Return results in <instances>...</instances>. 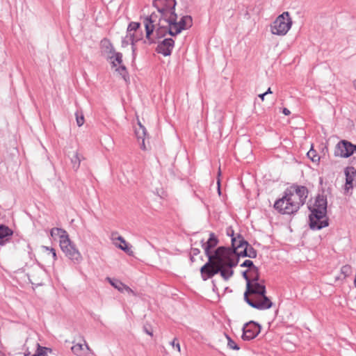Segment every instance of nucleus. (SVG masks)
Instances as JSON below:
<instances>
[{
  "instance_id": "412c9836",
  "label": "nucleus",
  "mask_w": 356,
  "mask_h": 356,
  "mask_svg": "<svg viewBox=\"0 0 356 356\" xmlns=\"http://www.w3.org/2000/svg\"><path fill=\"white\" fill-rule=\"evenodd\" d=\"M171 0H154L153 6L155 7L158 12H161L163 10H166L168 3H170Z\"/></svg>"
},
{
  "instance_id": "3c124183",
  "label": "nucleus",
  "mask_w": 356,
  "mask_h": 356,
  "mask_svg": "<svg viewBox=\"0 0 356 356\" xmlns=\"http://www.w3.org/2000/svg\"><path fill=\"white\" fill-rule=\"evenodd\" d=\"M266 96L265 92L259 95V97L263 101L264 99V97Z\"/></svg>"
},
{
  "instance_id": "a878e982",
  "label": "nucleus",
  "mask_w": 356,
  "mask_h": 356,
  "mask_svg": "<svg viewBox=\"0 0 356 356\" xmlns=\"http://www.w3.org/2000/svg\"><path fill=\"white\" fill-rule=\"evenodd\" d=\"M109 283L116 289H118L120 292H123V287H124V284H123L121 281L118 280H113L110 277H107Z\"/></svg>"
},
{
  "instance_id": "603ef678",
  "label": "nucleus",
  "mask_w": 356,
  "mask_h": 356,
  "mask_svg": "<svg viewBox=\"0 0 356 356\" xmlns=\"http://www.w3.org/2000/svg\"><path fill=\"white\" fill-rule=\"evenodd\" d=\"M271 93H272V91H271L270 88H268V90L265 92L266 95L268 94H271Z\"/></svg>"
},
{
  "instance_id": "5701e85b",
  "label": "nucleus",
  "mask_w": 356,
  "mask_h": 356,
  "mask_svg": "<svg viewBox=\"0 0 356 356\" xmlns=\"http://www.w3.org/2000/svg\"><path fill=\"white\" fill-rule=\"evenodd\" d=\"M81 161V156L77 152H74L72 157L71 158V163L72 164V168L74 170H77L79 169Z\"/></svg>"
},
{
  "instance_id": "473e14b6",
  "label": "nucleus",
  "mask_w": 356,
  "mask_h": 356,
  "mask_svg": "<svg viewBox=\"0 0 356 356\" xmlns=\"http://www.w3.org/2000/svg\"><path fill=\"white\" fill-rule=\"evenodd\" d=\"M76 124L79 127L82 126L84 124L85 120L82 112L76 111L75 113Z\"/></svg>"
},
{
  "instance_id": "c9c22d12",
  "label": "nucleus",
  "mask_w": 356,
  "mask_h": 356,
  "mask_svg": "<svg viewBox=\"0 0 356 356\" xmlns=\"http://www.w3.org/2000/svg\"><path fill=\"white\" fill-rule=\"evenodd\" d=\"M241 267L248 268L249 270H252L255 266L252 261L246 259L241 265Z\"/></svg>"
},
{
  "instance_id": "f3484780",
  "label": "nucleus",
  "mask_w": 356,
  "mask_h": 356,
  "mask_svg": "<svg viewBox=\"0 0 356 356\" xmlns=\"http://www.w3.org/2000/svg\"><path fill=\"white\" fill-rule=\"evenodd\" d=\"M154 31L156 39L164 38L168 34H169L171 36H175V34H174L172 26L169 24L158 22L156 24Z\"/></svg>"
},
{
  "instance_id": "b1692460",
  "label": "nucleus",
  "mask_w": 356,
  "mask_h": 356,
  "mask_svg": "<svg viewBox=\"0 0 356 356\" xmlns=\"http://www.w3.org/2000/svg\"><path fill=\"white\" fill-rule=\"evenodd\" d=\"M51 351V348L41 346L38 343L37 350L32 356H48V353Z\"/></svg>"
},
{
  "instance_id": "72a5a7b5",
  "label": "nucleus",
  "mask_w": 356,
  "mask_h": 356,
  "mask_svg": "<svg viewBox=\"0 0 356 356\" xmlns=\"http://www.w3.org/2000/svg\"><path fill=\"white\" fill-rule=\"evenodd\" d=\"M71 350L74 354L80 356L83 350V346L81 343L75 344L72 347Z\"/></svg>"
},
{
  "instance_id": "4d7b16f0",
  "label": "nucleus",
  "mask_w": 356,
  "mask_h": 356,
  "mask_svg": "<svg viewBox=\"0 0 356 356\" xmlns=\"http://www.w3.org/2000/svg\"><path fill=\"white\" fill-rule=\"evenodd\" d=\"M141 35H142V33L140 34V35H137L136 38H141Z\"/></svg>"
},
{
  "instance_id": "cd10ccee",
  "label": "nucleus",
  "mask_w": 356,
  "mask_h": 356,
  "mask_svg": "<svg viewBox=\"0 0 356 356\" xmlns=\"http://www.w3.org/2000/svg\"><path fill=\"white\" fill-rule=\"evenodd\" d=\"M140 26V24L139 22H131L129 24L127 34H133L132 31H136Z\"/></svg>"
},
{
  "instance_id": "f257e3e1",
  "label": "nucleus",
  "mask_w": 356,
  "mask_h": 356,
  "mask_svg": "<svg viewBox=\"0 0 356 356\" xmlns=\"http://www.w3.org/2000/svg\"><path fill=\"white\" fill-rule=\"evenodd\" d=\"M308 193L306 186L293 184L285 190L282 197L275 201L274 208L281 214H293L305 203Z\"/></svg>"
},
{
  "instance_id": "4be33fe9",
  "label": "nucleus",
  "mask_w": 356,
  "mask_h": 356,
  "mask_svg": "<svg viewBox=\"0 0 356 356\" xmlns=\"http://www.w3.org/2000/svg\"><path fill=\"white\" fill-rule=\"evenodd\" d=\"M136 136L138 140L140 141L141 139H145V136L147 134V131L145 127L142 125L140 122H138V128H136L135 130Z\"/></svg>"
},
{
  "instance_id": "13d9d810",
  "label": "nucleus",
  "mask_w": 356,
  "mask_h": 356,
  "mask_svg": "<svg viewBox=\"0 0 356 356\" xmlns=\"http://www.w3.org/2000/svg\"><path fill=\"white\" fill-rule=\"evenodd\" d=\"M212 283H213V286H215L216 285H215V284H214V281H213V280L212 281Z\"/></svg>"
},
{
  "instance_id": "49530a36",
  "label": "nucleus",
  "mask_w": 356,
  "mask_h": 356,
  "mask_svg": "<svg viewBox=\"0 0 356 356\" xmlns=\"http://www.w3.org/2000/svg\"><path fill=\"white\" fill-rule=\"evenodd\" d=\"M131 49H132V55H133V58H135L136 56V44H134V46H131Z\"/></svg>"
},
{
  "instance_id": "aec40b11",
  "label": "nucleus",
  "mask_w": 356,
  "mask_h": 356,
  "mask_svg": "<svg viewBox=\"0 0 356 356\" xmlns=\"http://www.w3.org/2000/svg\"><path fill=\"white\" fill-rule=\"evenodd\" d=\"M50 234L52 237L58 236L60 238V241L65 240V237H69L67 232L65 229L58 227L52 228L50 231Z\"/></svg>"
},
{
  "instance_id": "7ed1b4c3",
  "label": "nucleus",
  "mask_w": 356,
  "mask_h": 356,
  "mask_svg": "<svg viewBox=\"0 0 356 356\" xmlns=\"http://www.w3.org/2000/svg\"><path fill=\"white\" fill-rule=\"evenodd\" d=\"M327 207V197L323 194H318L316 197L314 205L309 207L310 211L309 225L311 229L320 230L329 225Z\"/></svg>"
},
{
  "instance_id": "393cba45",
  "label": "nucleus",
  "mask_w": 356,
  "mask_h": 356,
  "mask_svg": "<svg viewBox=\"0 0 356 356\" xmlns=\"http://www.w3.org/2000/svg\"><path fill=\"white\" fill-rule=\"evenodd\" d=\"M116 71L120 74L126 83L129 81V76L127 68L124 65H121L118 68L116 69Z\"/></svg>"
},
{
  "instance_id": "8fccbe9b",
  "label": "nucleus",
  "mask_w": 356,
  "mask_h": 356,
  "mask_svg": "<svg viewBox=\"0 0 356 356\" xmlns=\"http://www.w3.org/2000/svg\"><path fill=\"white\" fill-rule=\"evenodd\" d=\"M116 239L120 241V243H124V238L121 236H118Z\"/></svg>"
},
{
  "instance_id": "39448f33",
  "label": "nucleus",
  "mask_w": 356,
  "mask_h": 356,
  "mask_svg": "<svg viewBox=\"0 0 356 356\" xmlns=\"http://www.w3.org/2000/svg\"><path fill=\"white\" fill-rule=\"evenodd\" d=\"M213 264V263L211 261L209 266H206V265H203L200 268V274L202 280L206 281L218 273H220V276L225 281L229 280L233 276L234 270L232 268H228L227 266H212Z\"/></svg>"
},
{
  "instance_id": "de8ad7c7",
  "label": "nucleus",
  "mask_w": 356,
  "mask_h": 356,
  "mask_svg": "<svg viewBox=\"0 0 356 356\" xmlns=\"http://www.w3.org/2000/svg\"><path fill=\"white\" fill-rule=\"evenodd\" d=\"M140 147L143 150L146 149L145 144V139H141V143H140Z\"/></svg>"
},
{
  "instance_id": "f704fd0d",
  "label": "nucleus",
  "mask_w": 356,
  "mask_h": 356,
  "mask_svg": "<svg viewBox=\"0 0 356 356\" xmlns=\"http://www.w3.org/2000/svg\"><path fill=\"white\" fill-rule=\"evenodd\" d=\"M243 248L244 249L242 251L237 252V250H236L234 258L237 257L239 259L240 257H248V249L246 245H244Z\"/></svg>"
},
{
  "instance_id": "6e6552de",
  "label": "nucleus",
  "mask_w": 356,
  "mask_h": 356,
  "mask_svg": "<svg viewBox=\"0 0 356 356\" xmlns=\"http://www.w3.org/2000/svg\"><path fill=\"white\" fill-rule=\"evenodd\" d=\"M101 45L102 52L106 56L107 59L111 60L113 67L117 66L115 61L118 64L122 63V54L115 51L114 47L110 40L106 38L103 39L101 41Z\"/></svg>"
},
{
  "instance_id": "c85d7f7f",
  "label": "nucleus",
  "mask_w": 356,
  "mask_h": 356,
  "mask_svg": "<svg viewBox=\"0 0 356 356\" xmlns=\"http://www.w3.org/2000/svg\"><path fill=\"white\" fill-rule=\"evenodd\" d=\"M351 273L352 269L350 265H344L341 268V274L343 275V280H345L347 277L350 275Z\"/></svg>"
},
{
  "instance_id": "2f4dec72",
  "label": "nucleus",
  "mask_w": 356,
  "mask_h": 356,
  "mask_svg": "<svg viewBox=\"0 0 356 356\" xmlns=\"http://www.w3.org/2000/svg\"><path fill=\"white\" fill-rule=\"evenodd\" d=\"M307 156L314 163L318 162L320 160V156L312 149L307 152Z\"/></svg>"
},
{
  "instance_id": "79ce46f5",
  "label": "nucleus",
  "mask_w": 356,
  "mask_h": 356,
  "mask_svg": "<svg viewBox=\"0 0 356 356\" xmlns=\"http://www.w3.org/2000/svg\"><path fill=\"white\" fill-rule=\"evenodd\" d=\"M176 341H177V339H174V340L170 343V344H171L173 347H176V348H177V350H178L179 352H180V350H181V349H180V344H179V342H176Z\"/></svg>"
},
{
  "instance_id": "a19ab883",
  "label": "nucleus",
  "mask_w": 356,
  "mask_h": 356,
  "mask_svg": "<svg viewBox=\"0 0 356 356\" xmlns=\"http://www.w3.org/2000/svg\"><path fill=\"white\" fill-rule=\"evenodd\" d=\"M227 234L229 236H231L232 239L233 238H237L236 236H234V231L232 229V228L229 227L227 229Z\"/></svg>"
},
{
  "instance_id": "7c9ffc66",
  "label": "nucleus",
  "mask_w": 356,
  "mask_h": 356,
  "mask_svg": "<svg viewBox=\"0 0 356 356\" xmlns=\"http://www.w3.org/2000/svg\"><path fill=\"white\" fill-rule=\"evenodd\" d=\"M117 247L127 253L129 255H131L133 253L131 248L129 246V244L126 242L125 240L124 243H121V244L117 245Z\"/></svg>"
},
{
  "instance_id": "09e8293b",
  "label": "nucleus",
  "mask_w": 356,
  "mask_h": 356,
  "mask_svg": "<svg viewBox=\"0 0 356 356\" xmlns=\"http://www.w3.org/2000/svg\"><path fill=\"white\" fill-rule=\"evenodd\" d=\"M283 113H284L285 115H289L291 113V112H290V111H289V109H287V108H284L283 109Z\"/></svg>"
},
{
  "instance_id": "a18cd8bd",
  "label": "nucleus",
  "mask_w": 356,
  "mask_h": 356,
  "mask_svg": "<svg viewBox=\"0 0 356 356\" xmlns=\"http://www.w3.org/2000/svg\"><path fill=\"white\" fill-rule=\"evenodd\" d=\"M122 43L123 47H126L130 44V40L129 38H127V35L123 38Z\"/></svg>"
},
{
  "instance_id": "5fc2aeb1",
  "label": "nucleus",
  "mask_w": 356,
  "mask_h": 356,
  "mask_svg": "<svg viewBox=\"0 0 356 356\" xmlns=\"http://www.w3.org/2000/svg\"><path fill=\"white\" fill-rule=\"evenodd\" d=\"M218 191L220 192V179L218 180Z\"/></svg>"
},
{
  "instance_id": "bf43d9fd",
  "label": "nucleus",
  "mask_w": 356,
  "mask_h": 356,
  "mask_svg": "<svg viewBox=\"0 0 356 356\" xmlns=\"http://www.w3.org/2000/svg\"><path fill=\"white\" fill-rule=\"evenodd\" d=\"M86 348H87L88 349H89L88 346L87 344H86Z\"/></svg>"
},
{
  "instance_id": "dca6fc26",
  "label": "nucleus",
  "mask_w": 356,
  "mask_h": 356,
  "mask_svg": "<svg viewBox=\"0 0 356 356\" xmlns=\"http://www.w3.org/2000/svg\"><path fill=\"white\" fill-rule=\"evenodd\" d=\"M235 239L236 240L235 245L236 250L241 248H243L244 245H246L248 249V257L252 259H254L257 257V250L252 246H251L246 240L244 239L241 234H238L237 238H235Z\"/></svg>"
},
{
  "instance_id": "f8f14e48",
  "label": "nucleus",
  "mask_w": 356,
  "mask_h": 356,
  "mask_svg": "<svg viewBox=\"0 0 356 356\" xmlns=\"http://www.w3.org/2000/svg\"><path fill=\"white\" fill-rule=\"evenodd\" d=\"M261 325L251 321L243 325L242 339L244 341H250L258 336L261 332Z\"/></svg>"
},
{
  "instance_id": "4c0bfd02",
  "label": "nucleus",
  "mask_w": 356,
  "mask_h": 356,
  "mask_svg": "<svg viewBox=\"0 0 356 356\" xmlns=\"http://www.w3.org/2000/svg\"><path fill=\"white\" fill-rule=\"evenodd\" d=\"M46 250H48L50 252V254H51L54 261H56L57 259L56 252V250L53 248H49L47 246L43 247Z\"/></svg>"
},
{
  "instance_id": "37998d69",
  "label": "nucleus",
  "mask_w": 356,
  "mask_h": 356,
  "mask_svg": "<svg viewBox=\"0 0 356 356\" xmlns=\"http://www.w3.org/2000/svg\"><path fill=\"white\" fill-rule=\"evenodd\" d=\"M200 253V249L198 248H191V254H193V255H195V256H197V254H199Z\"/></svg>"
},
{
  "instance_id": "1a4fd4ad",
  "label": "nucleus",
  "mask_w": 356,
  "mask_h": 356,
  "mask_svg": "<svg viewBox=\"0 0 356 356\" xmlns=\"http://www.w3.org/2000/svg\"><path fill=\"white\" fill-rule=\"evenodd\" d=\"M158 15L156 13H152L144 18L143 23L145 29V40H143L144 44L151 45L156 43V39L151 35L154 31L157 21Z\"/></svg>"
},
{
  "instance_id": "0eeeda50",
  "label": "nucleus",
  "mask_w": 356,
  "mask_h": 356,
  "mask_svg": "<svg viewBox=\"0 0 356 356\" xmlns=\"http://www.w3.org/2000/svg\"><path fill=\"white\" fill-rule=\"evenodd\" d=\"M60 247L66 257L74 263L79 264L81 261L82 256L81 253L76 248L75 245L72 243L69 237H65V240L60 241Z\"/></svg>"
},
{
  "instance_id": "f03ea898",
  "label": "nucleus",
  "mask_w": 356,
  "mask_h": 356,
  "mask_svg": "<svg viewBox=\"0 0 356 356\" xmlns=\"http://www.w3.org/2000/svg\"><path fill=\"white\" fill-rule=\"evenodd\" d=\"M266 288L264 280L250 282V286H246L244 293V300L252 308L258 310H266L272 307L273 303L266 296Z\"/></svg>"
},
{
  "instance_id": "6ab92c4d",
  "label": "nucleus",
  "mask_w": 356,
  "mask_h": 356,
  "mask_svg": "<svg viewBox=\"0 0 356 356\" xmlns=\"http://www.w3.org/2000/svg\"><path fill=\"white\" fill-rule=\"evenodd\" d=\"M13 230L5 225H0V245H3L10 240Z\"/></svg>"
},
{
  "instance_id": "423d86ee",
  "label": "nucleus",
  "mask_w": 356,
  "mask_h": 356,
  "mask_svg": "<svg viewBox=\"0 0 356 356\" xmlns=\"http://www.w3.org/2000/svg\"><path fill=\"white\" fill-rule=\"evenodd\" d=\"M291 25L292 21L289 12H284L271 24V33L273 35H284L291 29Z\"/></svg>"
},
{
  "instance_id": "864d4df0",
  "label": "nucleus",
  "mask_w": 356,
  "mask_h": 356,
  "mask_svg": "<svg viewBox=\"0 0 356 356\" xmlns=\"http://www.w3.org/2000/svg\"><path fill=\"white\" fill-rule=\"evenodd\" d=\"M194 257H195V255H193V254H191L190 259H191V262H194L195 261Z\"/></svg>"
},
{
  "instance_id": "2eb2a0df",
  "label": "nucleus",
  "mask_w": 356,
  "mask_h": 356,
  "mask_svg": "<svg viewBox=\"0 0 356 356\" xmlns=\"http://www.w3.org/2000/svg\"><path fill=\"white\" fill-rule=\"evenodd\" d=\"M175 47V40L171 38H165L158 43L156 51L164 56H168L172 54Z\"/></svg>"
},
{
  "instance_id": "ddd939ff",
  "label": "nucleus",
  "mask_w": 356,
  "mask_h": 356,
  "mask_svg": "<svg viewBox=\"0 0 356 356\" xmlns=\"http://www.w3.org/2000/svg\"><path fill=\"white\" fill-rule=\"evenodd\" d=\"M218 241L217 236L213 232L209 234V238L207 242H204V240L201 241L205 255L208 257V261L204 264L206 265V266H209L211 264V255L213 254L211 250L218 245Z\"/></svg>"
},
{
  "instance_id": "ea45409f",
  "label": "nucleus",
  "mask_w": 356,
  "mask_h": 356,
  "mask_svg": "<svg viewBox=\"0 0 356 356\" xmlns=\"http://www.w3.org/2000/svg\"><path fill=\"white\" fill-rule=\"evenodd\" d=\"M143 331L148 335L152 337L153 336V332H152V330L151 329V327L147 325H144L143 326Z\"/></svg>"
},
{
  "instance_id": "c03bdc74",
  "label": "nucleus",
  "mask_w": 356,
  "mask_h": 356,
  "mask_svg": "<svg viewBox=\"0 0 356 356\" xmlns=\"http://www.w3.org/2000/svg\"><path fill=\"white\" fill-rule=\"evenodd\" d=\"M125 291L126 292L131 294H134V291L128 286L124 284V287H123V291Z\"/></svg>"
},
{
  "instance_id": "9b49d317",
  "label": "nucleus",
  "mask_w": 356,
  "mask_h": 356,
  "mask_svg": "<svg viewBox=\"0 0 356 356\" xmlns=\"http://www.w3.org/2000/svg\"><path fill=\"white\" fill-rule=\"evenodd\" d=\"M173 16L175 17L172 19L170 22L175 36L179 34L182 31L192 26L193 20L190 15H184L181 17L179 22H177V15H173Z\"/></svg>"
},
{
  "instance_id": "58836bf2",
  "label": "nucleus",
  "mask_w": 356,
  "mask_h": 356,
  "mask_svg": "<svg viewBox=\"0 0 356 356\" xmlns=\"http://www.w3.org/2000/svg\"><path fill=\"white\" fill-rule=\"evenodd\" d=\"M243 279L246 281V286H250V277L248 275V270H245L242 273Z\"/></svg>"
},
{
  "instance_id": "6e6d98bb",
  "label": "nucleus",
  "mask_w": 356,
  "mask_h": 356,
  "mask_svg": "<svg viewBox=\"0 0 356 356\" xmlns=\"http://www.w3.org/2000/svg\"><path fill=\"white\" fill-rule=\"evenodd\" d=\"M339 280H341L340 277H339V276L335 277V281H338Z\"/></svg>"
},
{
  "instance_id": "bb28decb",
  "label": "nucleus",
  "mask_w": 356,
  "mask_h": 356,
  "mask_svg": "<svg viewBox=\"0 0 356 356\" xmlns=\"http://www.w3.org/2000/svg\"><path fill=\"white\" fill-rule=\"evenodd\" d=\"M250 281L252 282H259L260 280V275L259 268L257 266H254L252 270H250Z\"/></svg>"
},
{
  "instance_id": "e433bc0d",
  "label": "nucleus",
  "mask_w": 356,
  "mask_h": 356,
  "mask_svg": "<svg viewBox=\"0 0 356 356\" xmlns=\"http://www.w3.org/2000/svg\"><path fill=\"white\" fill-rule=\"evenodd\" d=\"M127 38H129L130 40V44L131 46H134V44H136V42L142 39L141 38H136L134 34H127Z\"/></svg>"
},
{
  "instance_id": "c756f323",
  "label": "nucleus",
  "mask_w": 356,
  "mask_h": 356,
  "mask_svg": "<svg viewBox=\"0 0 356 356\" xmlns=\"http://www.w3.org/2000/svg\"><path fill=\"white\" fill-rule=\"evenodd\" d=\"M225 336L227 339V346L230 349L238 350L240 347L238 346V344L233 339H232L229 335L226 334Z\"/></svg>"
},
{
  "instance_id": "a211bd4d",
  "label": "nucleus",
  "mask_w": 356,
  "mask_h": 356,
  "mask_svg": "<svg viewBox=\"0 0 356 356\" xmlns=\"http://www.w3.org/2000/svg\"><path fill=\"white\" fill-rule=\"evenodd\" d=\"M346 175V191L353 188V181L356 176V169L353 166H348L344 169Z\"/></svg>"
},
{
  "instance_id": "4468645a",
  "label": "nucleus",
  "mask_w": 356,
  "mask_h": 356,
  "mask_svg": "<svg viewBox=\"0 0 356 356\" xmlns=\"http://www.w3.org/2000/svg\"><path fill=\"white\" fill-rule=\"evenodd\" d=\"M177 5L176 0H171L170 3H168L166 10H163L161 12H159L160 16L158 22L162 24H166L172 26L171 19L175 17L173 15H177L175 13V6Z\"/></svg>"
},
{
  "instance_id": "9d476101",
  "label": "nucleus",
  "mask_w": 356,
  "mask_h": 356,
  "mask_svg": "<svg viewBox=\"0 0 356 356\" xmlns=\"http://www.w3.org/2000/svg\"><path fill=\"white\" fill-rule=\"evenodd\" d=\"M356 153V145L348 140H343L336 146L334 155L343 158H348Z\"/></svg>"
},
{
  "instance_id": "20e7f679",
  "label": "nucleus",
  "mask_w": 356,
  "mask_h": 356,
  "mask_svg": "<svg viewBox=\"0 0 356 356\" xmlns=\"http://www.w3.org/2000/svg\"><path fill=\"white\" fill-rule=\"evenodd\" d=\"M235 238L232 240V247L219 246L211 255L212 266H227L228 268H232L238 265V259L234 258L236 253Z\"/></svg>"
}]
</instances>
